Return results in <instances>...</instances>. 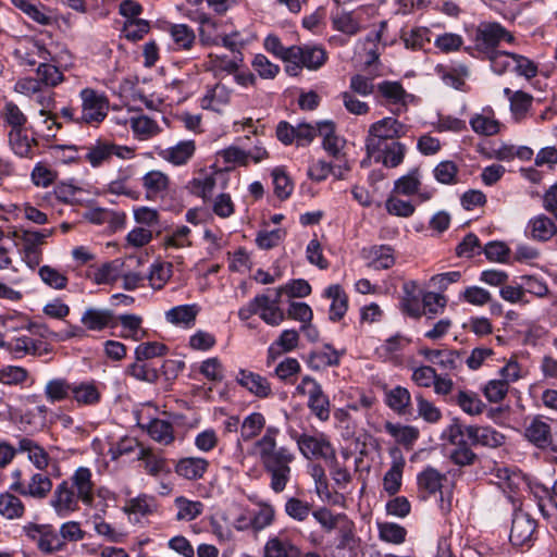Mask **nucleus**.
<instances>
[{
	"label": "nucleus",
	"instance_id": "40",
	"mask_svg": "<svg viewBox=\"0 0 557 557\" xmlns=\"http://www.w3.org/2000/svg\"><path fill=\"white\" fill-rule=\"evenodd\" d=\"M18 450L28 454V459L38 470H44L49 465V455L37 443L29 438H21L18 442Z\"/></svg>",
	"mask_w": 557,
	"mask_h": 557
},
{
	"label": "nucleus",
	"instance_id": "36",
	"mask_svg": "<svg viewBox=\"0 0 557 557\" xmlns=\"http://www.w3.org/2000/svg\"><path fill=\"white\" fill-rule=\"evenodd\" d=\"M72 384L64 377L50 379L45 385L44 395L51 404L71 400Z\"/></svg>",
	"mask_w": 557,
	"mask_h": 557
},
{
	"label": "nucleus",
	"instance_id": "48",
	"mask_svg": "<svg viewBox=\"0 0 557 557\" xmlns=\"http://www.w3.org/2000/svg\"><path fill=\"white\" fill-rule=\"evenodd\" d=\"M112 158L111 143L106 140H97L95 145L87 148L85 160L92 168H98L108 162Z\"/></svg>",
	"mask_w": 557,
	"mask_h": 557
},
{
	"label": "nucleus",
	"instance_id": "10",
	"mask_svg": "<svg viewBox=\"0 0 557 557\" xmlns=\"http://www.w3.org/2000/svg\"><path fill=\"white\" fill-rule=\"evenodd\" d=\"M10 490L23 496L45 499L52 491V481L47 474L37 472L29 478L27 483L22 481L13 482Z\"/></svg>",
	"mask_w": 557,
	"mask_h": 557
},
{
	"label": "nucleus",
	"instance_id": "52",
	"mask_svg": "<svg viewBox=\"0 0 557 557\" xmlns=\"http://www.w3.org/2000/svg\"><path fill=\"white\" fill-rule=\"evenodd\" d=\"M170 35L175 46L182 50H190L196 40V35L193 28L186 24L171 25Z\"/></svg>",
	"mask_w": 557,
	"mask_h": 557
},
{
	"label": "nucleus",
	"instance_id": "26",
	"mask_svg": "<svg viewBox=\"0 0 557 557\" xmlns=\"http://www.w3.org/2000/svg\"><path fill=\"white\" fill-rule=\"evenodd\" d=\"M384 403L398 416H407L412 413L411 394L406 387L400 385L385 389Z\"/></svg>",
	"mask_w": 557,
	"mask_h": 557
},
{
	"label": "nucleus",
	"instance_id": "54",
	"mask_svg": "<svg viewBox=\"0 0 557 557\" xmlns=\"http://www.w3.org/2000/svg\"><path fill=\"white\" fill-rule=\"evenodd\" d=\"M379 537L392 544H401L406 541L407 530L394 522H377Z\"/></svg>",
	"mask_w": 557,
	"mask_h": 557
},
{
	"label": "nucleus",
	"instance_id": "37",
	"mask_svg": "<svg viewBox=\"0 0 557 557\" xmlns=\"http://www.w3.org/2000/svg\"><path fill=\"white\" fill-rule=\"evenodd\" d=\"M384 429L398 444L408 448H411L420 436L418 428L413 425H403L387 421Z\"/></svg>",
	"mask_w": 557,
	"mask_h": 557
},
{
	"label": "nucleus",
	"instance_id": "39",
	"mask_svg": "<svg viewBox=\"0 0 557 557\" xmlns=\"http://www.w3.org/2000/svg\"><path fill=\"white\" fill-rule=\"evenodd\" d=\"M231 99V90L223 84H216L201 99V107L219 112Z\"/></svg>",
	"mask_w": 557,
	"mask_h": 557
},
{
	"label": "nucleus",
	"instance_id": "34",
	"mask_svg": "<svg viewBox=\"0 0 557 557\" xmlns=\"http://www.w3.org/2000/svg\"><path fill=\"white\" fill-rule=\"evenodd\" d=\"M528 228L530 237L537 242H547L557 233L555 222L545 214H539L531 219Z\"/></svg>",
	"mask_w": 557,
	"mask_h": 557
},
{
	"label": "nucleus",
	"instance_id": "2",
	"mask_svg": "<svg viewBox=\"0 0 557 557\" xmlns=\"http://www.w3.org/2000/svg\"><path fill=\"white\" fill-rule=\"evenodd\" d=\"M277 434L276 428H268L256 442V449L263 470L270 475V487L275 493H281L290 480V465L295 460V454L286 446H277Z\"/></svg>",
	"mask_w": 557,
	"mask_h": 557
},
{
	"label": "nucleus",
	"instance_id": "18",
	"mask_svg": "<svg viewBox=\"0 0 557 557\" xmlns=\"http://www.w3.org/2000/svg\"><path fill=\"white\" fill-rule=\"evenodd\" d=\"M236 382L256 397L268 398L272 395L271 383L259 373L240 369L236 375Z\"/></svg>",
	"mask_w": 557,
	"mask_h": 557
},
{
	"label": "nucleus",
	"instance_id": "32",
	"mask_svg": "<svg viewBox=\"0 0 557 557\" xmlns=\"http://www.w3.org/2000/svg\"><path fill=\"white\" fill-rule=\"evenodd\" d=\"M435 72L445 85L455 89H461L465 85L466 77L469 75V69L462 63L453 65L440 64L435 67Z\"/></svg>",
	"mask_w": 557,
	"mask_h": 557
},
{
	"label": "nucleus",
	"instance_id": "16",
	"mask_svg": "<svg viewBox=\"0 0 557 557\" xmlns=\"http://www.w3.org/2000/svg\"><path fill=\"white\" fill-rule=\"evenodd\" d=\"M447 481L445 473L429 466L417 475L418 496L425 500L436 493H442L443 483Z\"/></svg>",
	"mask_w": 557,
	"mask_h": 557
},
{
	"label": "nucleus",
	"instance_id": "42",
	"mask_svg": "<svg viewBox=\"0 0 557 557\" xmlns=\"http://www.w3.org/2000/svg\"><path fill=\"white\" fill-rule=\"evenodd\" d=\"M149 436L163 445H170L174 442L173 425L165 420L152 419L146 426Z\"/></svg>",
	"mask_w": 557,
	"mask_h": 557
},
{
	"label": "nucleus",
	"instance_id": "43",
	"mask_svg": "<svg viewBox=\"0 0 557 557\" xmlns=\"http://www.w3.org/2000/svg\"><path fill=\"white\" fill-rule=\"evenodd\" d=\"M470 125L474 133L483 136H494L499 132V122L494 117L492 110L475 114L470 120Z\"/></svg>",
	"mask_w": 557,
	"mask_h": 557
},
{
	"label": "nucleus",
	"instance_id": "20",
	"mask_svg": "<svg viewBox=\"0 0 557 557\" xmlns=\"http://www.w3.org/2000/svg\"><path fill=\"white\" fill-rule=\"evenodd\" d=\"M368 267L374 270H388L395 264V250L389 245H373L362 249Z\"/></svg>",
	"mask_w": 557,
	"mask_h": 557
},
{
	"label": "nucleus",
	"instance_id": "22",
	"mask_svg": "<svg viewBox=\"0 0 557 557\" xmlns=\"http://www.w3.org/2000/svg\"><path fill=\"white\" fill-rule=\"evenodd\" d=\"M345 350L338 351L332 345L325 344L322 348L312 350L307 358L308 367L314 371L329 367H337Z\"/></svg>",
	"mask_w": 557,
	"mask_h": 557
},
{
	"label": "nucleus",
	"instance_id": "1",
	"mask_svg": "<svg viewBox=\"0 0 557 557\" xmlns=\"http://www.w3.org/2000/svg\"><path fill=\"white\" fill-rule=\"evenodd\" d=\"M96 497V483L87 467H78L73 474L60 482L52 491L49 505L58 517L66 518L79 510V503L92 507Z\"/></svg>",
	"mask_w": 557,
	"mask_h": 557
},
{
	"label": "nucleus",
	"instance_id": "46",
	"mask_svg": "<svg viewBox=\"0 0 557 557\" xmlns=\"http://www.w3.org/2000/svg\"><path fill=\"white\" fill-rule=\"evenodd\" d=\"M211 66L216 72H223L228 75L235 74L244 63L243 53L233 54L232 58L223 54H209Z\"/></svg>",
	"mask_w": 557,
	"mask_h": 557
},
{
	"label": "nucleus",
	"instance_id": "15",
	"mask_svg": "<svg viewBox=\"0 0 557 557\" xmlns=\"http://www.w3.org/2000/svg\"><path fill=\"white\" fill-rule=\"evenodd\" d=\"M300 548L284 530L271 535L263 548V557H300Z\"/></svg>",
	"mask_w": 557,
	"mask_h": 557
},
{
	"label": "nucleus",
	"instance_id": "9",
	"mask_svg": "<svg viewBox=\"0 0 557 557\" xmlns=\"http://www.w3.org/2000/svg\"><path fill=\"white\" fill-rule=\"evenodd\" d=\"M293 438L306 459H335V450L324 434L309 435L296 433Z\"/></svg>",
	"mask_w": 557,
	"mask_h": 557
},
{
	"label": "nucleus",
	"instance_id": "57",
	"mask_svg": "<svg viewBox=\"0 0 557 557\" xmlns=\"http://www.w3.org/2000/svg\"><path fill=\"white\" fill-rule=\"evenodd\" d=\"M345 513H333L329 508L321 507L312 511V517L321 525L324 532L331 533L339 527Z\"/></svg>",
	"mask_w": 557,
	"mask_h": 557
},
{
	"label": "nucleus",
	"instance_id": "6",
	"mask_svg": "<svg viewBox=\"0 0 557 557\" xmlns=\"http://www.w3.org/2000/svg\"><path fill=\"white\" fill-rule=\"evenodd\" d=\"M82 110L78 115L79 124L98 126L108 115L109 99L98 90L84 88L79 92Z\"/></svg>",
	"mask_w": 557,
	"mask_h": 557
},
{
	"label": "nucleus",
	"instance_id": "33",
	"mask_svg": "<svg viewBox=\"0 0 557 557\" xmlns=\"http://www.w3.org/2000/svg\"><path fill=\"white\" fill-rule=\"evenodd\" d=\"M41 345L42 342L38 339H34L27 335H21L8 342V351L13 354L15 358H23L27 355L41 356Z\"/></svg>",
	"mask_w": 557,
	"mask_h": 557
},
{
	"label": "nucleus",
	"instance_id": "19",
	"mask_svg": "<svg viewBox=\"0 0 557 557\" xmlns=\"http://www.w3.org/2000/svg\"><path fill=\"white\" fill-rule=\"evenodd\" d=\"M81 323L88 331L101 332L115 325L114 313L110 309L88 307L82 314Z\"/></svg>",
	"mask_w": 557,
	"mask_h": 557
},
{
	"label": "nucleus",
	"instance_id": "12",
	"mask_svg": "<svg viewBox=\"0 0 557 557\" xmlns=\"http://www.w3.org/2000/svg\"><path fill=\"white\" fill-rule=\"evenodd\" d=\"M102 384L95 380L74 382L71 400L78 407H94L102 399Z\"/></svg>",
	"mask_w": 557,
	"mask_h": 557
},
{
	"label": "nucleus",
	"instance_id": "13",
	"mask_svg": "<svg viewBox=\"0 0 557 557\" xmlns=\"http://www.w3.org/2000/svg\"><path fill=\"white\" fill-rule=\"evenodd\" d=\"M536 521L527 512L517 510L513 513L509 540L515 546H524L533 539Z\"/></svg>",
	"mask_w": 557,
	"mask_h": 557
},
{
	"label": "nucleus",
	"instance_id": "27",
	"mask_svg": "<svg viewBox=\"0 0 557 557\" xmlns=\"http://www.w3.org/2000/svg\"><path fill=\"white\" fill-rule=\"evenodd\" d=\"M350 170L348 161L343 163L327 162L325 160H317L308 169V175L312 181L322 182L326 180L330 174H333L337 180H343L345 173Z\"/></svg>",
	"mask_w": 557,
	"mask_h": 557
},
{
	"label": "nucleus",
	"instance_id": "3",
	"mask_svg": "<svg viewBox=\"0 0 557 557\" xmlns=\"http://www.w3.org/2000/svg\"><path fill=\"white\" fill-rule=\"evenodd\" d=\"M408 132V126L397 119L387 116L372 123L366 137L367 154L380 153L389 141H398Z\"/></svg>",
	"mask_w": 557,
	"mask_h": 557
},
{
	"label": "nucleus",
	"instance_id": "35",
	"mask_svg": "<svg viewBox=\"0 0 557 557\" xmlns=\"http://www.w3.org/2000/svg\"><path fill=\"white\" fill-rule=\"evenodd\" d=\"M386 146L387 148L382 149V152L368 154V157L375 162H381L386 168L393 169L401 164L406 153V146L399 141H389Z\"/></svg>",
	"mask_w": 557,
	"mask_h": 557
},
{
	"label": "nucleus",
	"instance_id": "47",
	"mask_svg": "<svg viewBox=\"0 0 557 557\" xmlns=\"http://www.w3.org/2000/svg\"><path fill=\"white\" fill-rule=\"evenodd\" d=\"M421 186V175L419 169L410 170L406 175L395 181L394 191L404 196H411L418 193Z\"/></svg>",
	"mask_w": 557,
	"mask_h": 557
},
{
	"label": "nucleus",
	"instance_id": "58",
	"mask_svg": "<svg viewBox=\"0 0 557 557\" xmlns=\"http://www.w3.org/2000/svg\"><path fill=\"white\" fill-rule=\"evenodd\" d=\"M177 507V520L191 521L202 513L203 505L201 502L189 500L183 496L175 499Z\"/></svg>",
	"mask_w": 557,
	"mask_h": 557
},
{
	"label": "nucleus",
	"instance_id": "21",
	"mask_svg": "<svg viewBox=\"0 0 557 557\" xmlns=\"http://www.w3.org/2000/svg\"><path fill=\"white\" fill-rule=\"evenodd\" d=\"M196 152V143L191 139L181 140L176 145L161 149L159 157L164 161L175 165L182 166L189 162Z\"/></svg>",
	"mask_w": 557,
	"mask_h": 557
},
{
	"label": "nucleus",
	"instance_id": "53",
	"mask_svg": "<svg viewBox=\"0 0 557 557\" xmlns=\"http://www.w3.org/2000/svg\"><path fill=\"white\" fill-rule=\"evenodd\" d=\"M173 265L170 262H153L150 267L148 280L153 289H161L173 274Z\"/></svg>",
	"mask_w": 557,
	"mask_h": 557
},
{
	"label": "nucleus",
	"instance_id": "8",
	"mask_svg": "<svg viewBox=\"0 0 557 557\" xmlns=\"http://www.w3.org/2000/svg\"><path fill=\"white\" fill-rule=\"evenodd\" d=\"M23 532L26 537L45 554L59 552L65 545L57 530L51 524H37L29 522L23 527Z\"/></svg>",
	"mask_w": 557,
	"mask_h": 557
},
{
	"label": "nucleus",
	"instance_id": "23",
	"mask_svg": "<svg viewBox=\"0 0 557 557\" xmlns=\"http://www.w3.org/2000/svg\"><path fill=\"white\" fill-rule=\"evenodd\" d=\"M393 458L392 466L388 471L384 474L383 486L388 495H396L401 487L403 471L406 465L405 458L403 457L399 449L394 448L391 450Z\"/></svg>",
	"mask_w": 557,
	"mask_h": 557
},
{
	"label": "nucleus",
	"instance_id": "14",
	"mask_svg": "<svg viewBox=\"0 0 557 557\" xmlns=\"http://www.w3.org/2000/svg\"><path fill=\"white\" fill-rule=\"evenodd\" d=\"M318 133L322 137V147L336 163L347 161L343 152L345 139L335 134V124L331 121L318 123Z\"/></svg>",
	"mask_w": 557,
	"mask_h": 557
},
{
	"label": "nucleus",
	"instance_id": "63",
	"mask_svg": "<svg viewBox=\"0 0 557 557\" xmlns=\"http://www.w3.org/2000/svg\"><path fill=\"white\" fill-rule=\"evenodd\" d=\"M150 30V23L147 20L139 18L134 21H125L122 33L129 41L141 40Z\"/></svg>",
	"mask_w": 557,
	"mask_h": 557
},
{
	"label": "nucleus",
	"instance_id": "17",
	"mask_svg": "<svg viewBox=\"0 0 557 557\" xmlns=\"http://www.w3.org/2000/svg\"><path fill=\"white\" fill-rule=\"evenodd\" d=\"M54 233V227L44 228L41 231L21 230L17 237L23 243L26 258L38 264L40 260L39 247L45 243L46 238L52 236Z\"/></svg>",
	"mask_w": 557,
	"mask_h": 557
},
{
	"label": "nucleus",
	"instance_id": "11",
	"mask_svg": "<svg viewBox=\"0 0 557 557\" xmlns=\"http://www.w3.org/2000/svg\"><path fill=\"white\" fill-rule=\"evenodd\" d=\"M376 90L383 99V103L396 107L392 110L394 114L398 115L407 110V100L410 95L403 87L401 83L396 81H383L376 85Z\"/></svg>",
	"mask_w": 557,
	"mask_h": 557
},
{
	"label": "nucleus",
	"instance_id": "62",
	"mask_svg": "<svg viewBox=\"0 0 557 557\" xmlns=\"http://www.w3.org/2000/svg\"><path fill=\"white\" fill-rule=\"evenodd\" d=\"M265 423V419L262 413L260 412H252L249 416H247L243 423L240 429V434L244 441H249L253 437H256L261 430L263 429Z\"/></svg>",
	"mask_w": 557,
	"mask_h": 557
},
{
	"label": "nucleus",
	"instance_id": "28",
	"mask_svg": "<svg viewBox=\"0 0 557 557\" xmlns=\"http://www.w3.org/2000/svg\"><path fill=\"white\" fill-rule=\"evenodd\" d=\"M197 22L200 44L205 47L220 46L223 37L221 24L205 13L199 14Z\"/></svg>",
	"mask_w": 557,
	"mask_h": 557
},
{
	"label": "nucleus",
	"instance_id": "4",
	"mask_svg": "<svg viewBox=\"0 0 557 557\" xmlns=\"http://www.w3.org/2000/svg\"><path fill=\"white\" fill-rule=\"evenodd\" d=\"M327 61V52L322 46L302 45L290 46L289 62L285 72L290 76H298L302 69L317 71Z\"/></svg>",
	"mask_w": 557,
	"mask_h": 557
},
{
	"label": "nucleus",
	"instance_id": "29",
	"mask_svg": "<svg viewBox=\"0 0 557 557\" xmlns=\"http://www.w3.org/2000/svg\"><path fill=\"white\" fill-rule=\"evenodd\" d=\"M141 182L148 200H154L158 197L163 196L170 185L169 176L159 170H151L147 172L143 176Z\"/></svg>",
	"mask_w": 557,
	"mask_h": 557
},
{
	"label": "nucleus",
	"instance_id": "7",
	"mask_svg": "<svg viewBox=\"0 0 557 557\" xmlns=\"http://www.w3.org/2000/svg\"><path fill=\"white\" fill-rule=\"evenodd\" d=\"M502 40L512 42L515 37L499 23H482L475 30V49L486 57L497 52L496 48Z\"/></svg>",
	"mask_w": 557,
	"mask_h": 557
},
{
	"label": "nucleus",
	"instance_id": "50",
	"mask_svg": "<svg viewBox=\"0 0 557 557\" xmlns=\"http://www.w3.org/2000/svg\"><path fill=\"white\" fill-rule=\"evenodd\" d=\"M25 507L22 500L9 493L0 494V515L7 519L21 518L24 515Z\"/></svg>",
	"mask_w": 557,
	"mask_h": 557
},
{
	"label": "nucleus",
	"instance_id": "61",
	"mask_svg": "<svg viewBox=\"0 0 557 557\" xmlns=\"http://www.w3.org/2000/svg\"><path fill=\"white\" fill-rule=\"evenodd\" d=\"M39 84L54 87L63 81V75L59 67L50 62H39L36 70Z\"/></svg>",
	"mask_w": 557,
	"mask_h": 557
},
{
	"label": "nucleus",
	"instance_id": "31",
	"mask_svg": "<svg viewBox=\"0 0 557 557\" xmlns=\"http://www.w3.org/2000/svg\"><path fill=\"white\" fill-rule=\"evenodd\" d=\"M324 296L332 300L330 306V320L339 321L348 309V296L341 285H330L324 290Z\"/></svg>",
	"mask_w": 557,
	"mask_h": 557
},
{
	"label": "nucleus",
	"instance_id": "24",
	"mask_svg": "<svg viewBox=\"0 0 557 557\" xmlns=\"http://www.w3.org/2000/svg\"><path fill=\"white\" fill-rule=\"evenodd\" d=\"M466 432L472 445L497 448L505 443V435L491 426L469 425Z\"/></svg>",
	"mask_w": 557,
	"mask_h": 557
},
{
	"label": "nucleus",
	"instance_id": "64",
	"mask_svg": "<svg viewBox=\"0 0 557 557\" xmlns=\"http://www.w3.org/2000/svg\"><path fill=\"white\" fill-rule=\"evenodd\" d=\"M311 509V504L297 497H289L285 503L286 515L299 522L305 521L309 517Z\"/></svg>",
	"mask_w": 557,
	"mask_h": 557
},
{
	"label": "nucleus",
	"instance_id": "41",
	"mask_svg": "<svg viewBox=\"0 0 557 557\" xmlns=\"http://www.w3.org/2000/svg\"><path fill=\"white\" fill-rule=\"evenodd\" d=\"M129 126L135 136L141 140L151 138L160 133L157 122L147 115H137L129 119Z\"/></svg>",
	"mask_w": 557,
	"mask_h": 557
},
{
	"label": "nucleus",
	"instance_id": "38",
	"mask_svg": "<svg viewBox=\"0 0 557 557\" xmlns=\"http://www.w3.org/2000/svg\"><path fill=\"white\" fill-rule=\"evenodd\" d=\"M199 308L197 305H181L168 310L165 319L174 325L190 327L195 324Z\"/></svg>",
	"mask_w": 557,
	"mask_h": 557
},
{
	"label": "nucleus",
	"instance_id": "56",
	"mask_svg": "<svg viewBox=\"0 0 557 557\" xmlns=\"http://www.w3.org/2000/svg\"><path fill=\"white\" fill-rule=\"evenodd\" d=\"M127 373L138 381L156 383L159 379V370L151 363L136 360L127 368Z\"/></svg>",
	"mask_w": 557,
	"mask_h": 557
},
{
	"label": "nucleus",
	"instance_id": "55",
	"mask_svg": "<svg viewBox=\"0 0 557 557\" xmlns=\"http://www.w3.org/2000/svg\"><path fill=\"white\" fill-rule=\"evenodd\" d=\"M137 458L144 462L146 472L152 476H157L161 472L165 471L166 460L163 457L156 455L149 448L141 447Z\"/></svg>",
	"mask_w": 557,
	"mask_h": 557
},
{
	"label": "nucleus",
	"instance_id": "59",
	"mask_svg": "<svg viewBox=\"0 0 557 557\" xmlns=\"http://www.w3.org/2000/svg\"><path fill=\"white\" fill-rule=\"evenodd\" d=\"M382 39L380 30L370 32L359 44L367 53V60L364 64L371 66L376 63L380 59L379 44Z\"/></svg>",
	"mask_w": 557,
	"mask_h": 557
},
{
	"label": "nucleus",
	"instance_id": "30",
	"mask_svg": "<svg viewBox=\"0 0 557 557\" xmlns=\"http://www.w3.org/2000/svg\"><path fill=\"white\" fill-rule=\"evenodd\" d=\"M524 437L537 448H547L552 444L550 426L536 417L525 428Z\"/></svg>",
	"mask_w": 557,
	"mask_h": 557
},
{
	"label": "nucleus",
	"instance_id": "51",
	"mask_svg": "<svg viewBox=\"0 0 557 557\" xmlns=\"http://www.w3.org/2000/svg\"><path fill=\"white\" fill-rule=\"evenodd\" d=\"M458 165L450 160L441 161L433 169V176L435 181L443 185H456L458 184Z\"/></svg>",
	"mask_w": 557,
	"mask_h": 557
},
{
	"label": "nucleus",
	"instance_id": "25",
	"mask_svg": "<svg viewBox=\"0 0 557 557\" xmlns=\"http://www.w3.org/2000/svg\"><path fill=\"white\" fill-rule=\"evenodd\" d=\"M209 465V461L202 457H184L176 462L175 473L183 479L197 481L203 478Z\"/></svg>",
	"mask_w": 557,
	"mask_h": 557
},
{
	"label": "nucleus",
	"instance_id": "5",
	"mask_svg": "<svg viewBox=\"0 0 557 557\" xmlns=\"http://www.w3.org/2000/svg\"><path fill=\"white\" fill-rule=\"evenodd\" d=\"M296 393L308 398L307 406L318 420L325 422L330 419V398L315 379L309 375L304 376L296 386Z\"/></svg>",
	"mask_w": 557,
	"mask_h": 557
},
{
	"label": "nucleus",
	"instance_id": "60",
	"mask_svg": "<svg viewBox=\"0 0 557 557\" xmlns=\"http://www.w3.org/2000/svg\"><path fill=\"white\" fill-rule=\"evenodd\" d=\"M38 274L41 281L53 289H64L67 286V276L59 270L50 267L42 265L39 268Z\"/></svg>",
	"mask_w": 557,
	"mask_h": 557
},
{
	"label": "nucleus",
	"instance_id": "49",
	"mask_svg": "<svg viewBox=\"0 0 557 557\" xmlns=\"http://www.w3.org/2000/svg\"><path fill=\"white\" fill-rule=\"evenodd\" d=\"M156 509V499L146 494L131 498L124 507L125 512L140 517L151 515Z\"/></svg>",
	"mask_w": 557,
	"mask_h": 557
},
{
	"label": "nucleus",
	"instance_id": "44",
	"mask_svg": "<svg viewBox=\"0 0 557 557\" xmlns=\"http://www.w3.org/2000/svg\"><path fill=\"white\" fill-rule=\"evenodd\" d=\"M456 404L469 416H479L486 408L479 395L471 391H459L456 395Z\"/></svg>",
	"mask_w": 557,
	"mask_h": 557
},
{
	"label": "nucleus",
	"instance_id": "45",
	"mask_svg": "<svg viewBox=\"0 0 557 557\" xmlns=\"http://www.w3.org/2000/svg\"><path fill=\"white\" fill-rule=\"evenodd\" d=\"M9 143L14 153L22 158L33 157V145L35 139L28 138L23 128L11 129L9 133Z\"/></svg>",
	"mask_w": 557,
	"mask_h": 557
}]
</instances>
